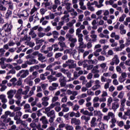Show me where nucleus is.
I'll list each match as a JSON object with an SVG mask.
<instances>
[{"label": "nucleus", "instance_id": "nucleus-1", "mask_svg": "<svg viewBox=\"0 0 130 130\" xmlns=\"http://www.w3.org/2000/svg\"><path fill=\"white\" fill-rule=\"evenodd\" d=\"M66 39H68V41L71 42L70 44V47H71V48L75 47V43L77 42V38H73V35L69 33L66 34Z\"/></svg>", "mask_w": 130, "mask_h": 130}, {"label": "nucleus", "instance_id": "nucleus-2", "mask_svg": "<svg viewBox=\"0 0 130 130\" xmlns=\"http://www.w3.org/2000/svg\"><path fill=\"white\" fill-rule=\"evenodd\" d=\"M63 78L60 77L59 79V82L61 87H66L67 85V80H66V77L62 76Z\"/></svg>", "mask_w": 130, "mask_h": 130}, {"label": "nucleus", "instance_id": "nucleus-3", "mask_svg": "<svg viewBox=\"0 0 130 130\" xmlns=\"http://www.w3.org/2000/svg\"><path fill=\"white\" fill-rule=\"evenodd\" d=\"M66 63H71V64H69V69H75L76 67H77V64H74V60L72 59H69L68 61H66Z\"/></svg>", "mask_w": 130, "mask_h": 130}, {"label": "nucleus", "instance_id": "nucleus-4", "mask_svg": "<svg viewBox=\"0 0 130 130\" xmlns=\"http://www.w3.org/2000/svg\"><path fill=\"white\" fill-rule=\"evenodd\" d=\"M74 123L75 125H80L81 124V120L76 118H72L71 119V124H74Z\"/></svg>", "mask_w": 130, "mask_h": 130}, {"label": "nucleus", "instance_id": "nucleus-5", "mask_svg": "<svg viewBox=\"0 0 130 130\" xmlns=\"http://www.w3.org/2000/svg\"><path fill=\"white\" fill-rule=\"evenodd\" d=\"M94 115H98V116L100 117L98 119V120H99L100 122H101V118H102V116L103 115V114L101 113V111L95 110L94 111Z\"/></svg>", "mask_w": 130, "mask_h": 130}, {"label": "nucleus", "instance_id": "nucleus-6", "mask_svg": "<svg viewBox=\"0 0 130 130\" xmlns=\"http://www.w3.org/2000/svg\"><path fill=\"white\" fill-rule=\"evenodd\" d=\"M27 64L29 66H32V64H34L35 63H38V61H37L36 59L30 58L29 61H27Z\"/></svg>", "mask_w": 130, "mask_h": 130}, {"label": "nucleus", "instance_id": "nucleus-7", "mask_svg": "<svg viewBox=\"0 0 130 130\" xmlns=\"http://www.w3.org/2000/svg\"><path fill=\"white\" fill-rule=\"evenodd\" d=\"M8 99H12L14 97V90L11 89L7 92Z\"/></svg>", "mask_w": 130, "mask_h": 130}, {"label": "nucleus", "instance_id": "nucleus-8", "mask_svg": "<svg viewBox=\"0 0 130 130\" xmlns=\"http://www.w3.org/2000/svg\"><path fill=\"white\" fill-rule=\"evenodd\" d=\"M95 121H96V118L93 117L90 122L91 127H94L96 126L97 123H95Z\"/></svg>", "mask_w": 130, "mask_h": 130}, {"label": "nucleus", "instance_id": "nucleus-9", "mask_svg": "<svg viewBox=\"0 0 130 130\" xmlns=\"http://www.w3.org/2000/svg\"><path fill=\"white\" fill-rule=\"evenodd\" d=\"M13 28V25L11 24H8L7 27L5 29V31L7 33H9V32H11L12 28Z\"/></svg>", "mask_w": 130, "mask_h": 130}, {"label": "nucleus", "instance_id": "nucleus-10", "mask_svg": "<svg viewBox=\"0 0 130 130\" xmlns=\"http://www.w3.org/2000/svg\"><path fill=\"white\" fill-rule=\"evenodd\" d=\"M28 75H29V70H24V72L21 75V78H26V77H27Z\"/></svg>", "mask_w": 130, "mask_h": 130}, {"label": "nucleus", "instance_id": "nucleus-11", "mask_svg": "<svg viewBox=\"0 0 130 130\" xmlns=\"http://www.w3.org/2000/svg\"><path fill=\"white\" fill-rule=\"evenodd\" d=\"M102 124V122L101 121L99 124V127H100V128L101 130H103V129H105V126H107V127H108V126L107 125V124H104V123H103V125H102L101 127H100V125Z\"/></svg>", "mask_w": 130, "mask_h": 130}, {"label": "nucleus", "instance_id": "nucleus-12", "mask_svg": "<svg viewBox=\"0 0 130 130\" xmlns=\"http://www.w3.org/2000/svg\"><path fill=\"white\" fill-rule=\"evenodd\" d=\"M11 15H12V10H8L6 14V19H9Z\"/></svg>", "mask_w": 130, "mask_h": 130}, {"label": "nucleus", "instance_id": "nucleus-13", "mask_svg": "<svg viewBox=\"0 0 130 130\" xmlns=\"http://www.w3.org/2000/svg\"><path fill=\"white\" fill-rule=\"evenodd\" d=\"M36 78V76H34L33 75H30L29 77H28L26 79H25L24 82H28V80H34Z\"/></svg>", "mask_w": 130, "mask_h": 130}, {"label": "nucleus", "instance_id": "nucleus-14", "mask_svg": "<svg viewBox=\"0 0 130 130\" xmlns=\"http://www.w3.org/2000/svg\"><path fill=\"white\" fill-rule=\"evenodd\" d=\"M114 61L116 66H117L119 63V59H118V56L117 55H115L114 56Z\"/></svg>", "mask_w": 130, "mask_h": 130}, {"label": "nucleus", "instance_id": "nucleus-15", "mask_svg": "<svg viewBox=\"0 0 130 130\" xmlns=\"http://www.w3.org/2000/svg\"><path fill=\"white\" fill-rule=\"evenodd\" d=\"M54 113H55L54 110H52L51 111L47 113V116H48V117H51V115H53V116L55 115Z\"/></svg>", "mask_w": 130, "mask_h": 130}, {"label": "nucleus", "instance_id": "nucleus-16", "mask_svg": "<svg viewBox=\"0 0 130 130\" xmlns=\"http://www.w3.org/2000/svg\"><path fill=\"white\" fill-rule=\"evenodd\" d=\"M126 17V14H123L122 16L119 18V22H123L124 21V19Z\"/></svg>", "mask_w": 130, "mask_h": 130}, {"label": "nucleus", "instance_id": "nucleus-17", "mask_svg": "<svg viewBox=\"0 0 130 130\" xmlns=\"http://www.w3.org/2000/svg\"><path fill=\"white\" fill-rule=\"evenodd\" d=\"M39 39H36V44L38 45L39 44H41L43 42H44V40L43 39H41L38 40Z\"/></svg>", "mask_w": 130, "mask_h": 130}, {"label": "nucleus", "instance_id": "nucleus-18", "mask_svg": "<svg viewBox=\"0 0 130 130\" xmlns=\"http://www.w3.org/2000/svg\"><path fill=\"white\" fill-rule=\"evenodd\" d=\"M25 44L27 43V45L29 46V47H34V46L35 45V43H32V42H28L27 41L25 42Z\"/></svg>", "mask_w": 130, "mask_h": 130}, {"label": "nucleus", "instance_id": "nucleus-19", "mask_svg": "<svg viewBox=\"0 0 130 130\" xmlns=\"http://www.w3.org/2000/svg\"><path fill=\"white\" fill-rule=\"evenodd\" d=\"M65 128L67 130H73V129H74V127H73V126H71L70 125L66 124V125L65 126Z\"/></svg>", "mask_w": 130, "mask_h": 130}, {"label": "nucleus", "instance_id": "nucleus-20", "mask_svg": "<svg viewBox=\"0 0 130 130\" xmlns=\"http://www.w3.org/2000/svg\"><path fill=\"white\" fill-rule=\"evenodd\" d=\"M46 35V34L45 32H39L38 33V36L40 37V38H42L44 36H45Z\"/></svg>", "mask_w": 130, "mask_h": 130}, {"label": "nucleus", "instance_id": "nucleus-21", "mask_svg": "<svg viewBox=\"0 0 130 130\" xmlns=\"http://www.w3.org/2000/svg\"><path fill=\"white\" fill-rule=\"evenodd\" d=\"M38 10L35 6H34L33 8L30 11V15H33L35 13V12H36Z\"/></svg>", "mask_w": 130, "mask_h": 130}, {"label": "nucleus", "instance_id": "nucleus-22", "mask_svg": "<svg viewBox=\"0 0 130 130\" xmlns=\"http://www.w3.org/2000/svg\"><path fill=\"white\" fill-rule=\"evenodd\" d=\"M55 118V115H54L53 117H50V119H49V122H50V123H52V122L54 121Z\"/></svg>", "mask_w": 130, "mask_h": 130}, {"label": "nucleus", "instance_id": "nucleus-23", "mask_svg": "<svg viewBox=\"0 0 130 130\" xmlns=\"http://www.w3.org/2000/svg\"><path fill=\"white\" fill-rule=\"evenodd\" d=\"M86 87L87 88H91V87H92V80H90L89 82L86 84Z\"/></svg>", "mask_w": 130, "mask_h": 130}, {"label": "nucleus", "instance_id": "nucleus-24", "mask_svg": "<svg viewBox=\"0 0 130 130\" xmlns=\"http://www.w3.org/2000/svg\"><path fill=\"white\" fill-rule=\"evenodd\" d=\"M2 86L1 88H0L1 92H4L7 89V86L6 85H2V84L0 85Z\"/></svg>", "mask_w": 130, "mask_h": 130}, {"label": "nucleus", "instance_id": "nucleus-25", "mask_svg": "<svg viewBox=\"0 0 130 130\" xmlns=\"http://www.w3.org/2000/svg\"><path fill=\"white\" fill-rule=\"evenodd\" d=\"M98 60H100L101 61L105 60V57L104 56L100 55L98 58Z\"/></svg>", "mask_w": 130, "mask_h": 130}, {"label": "nucleus", "instance_id": "nucleus-26", "mask_svg": "<svg viewBox=\"0 0 130 130\" xmlns=\"http://www.w3.org/2000/svg\"><path fill=\"white\" fill-rule=\"evenodd\" d=\"M98 87H101L100 85H95L93 86L91 89L93 91H95V90H97L98 89Z\"/></svg>", "mask_w": 130, "mask_h": 130}, {"label": "nucleus", "instance_id": "nucleus-27", "mask_svg": "<svg viewBox=\"0 0 130 130\" xmlns=\"http://www.w3.org/2000/svg\"><path fill=\"white\" fill-rule=\"evenodd\" d=\"M116 102L113 103L112 104V108L114 110V111H115V110H116Z\"/></svg>", "mask_w": 130, "mask_h": 130}, {"label": "nucleus", "instance_id": "nucleus-28", "mask_svg": "<svg viewBox=\"0 0 130 130\" xmlns=\"http://www.w3.org/2000/svg\"><path fill=\"white\" fill-rule=\"evenodd\" d=\"M4 127H6V124L4 123L3 122H0V129H5Z\"/></svg>", "mask_w": 130, "mask_h": 130}, {"label": "nucleus", "instance_id": "nucleus-29", "mask_svg": "<svg viewBox=\"0 0 130 130\" xmlns=\"http://www.w3.org/2000/svg\"><path fill=\"white\" fill-rule=\"evenodd\" d=\"M10 74H12V75L16 74V70L12 68V69L10 70L8 73H7V75H9Z\"/></svg>", "mask_w": 130, "mask_h": 130}, {"label": "nucleus", "instance_id": "nucleus-30", "mask_svg": "<svg viewBox=\"0 0 130 130\" xmlns=\"http://www.w3.org/2000/svg\"><path fill=\"white\" fill-rule=\"evenodd\" d=\"M0 11H7V8L4 7V5L0 4Z\"/></svg>", "mask_w": 130, "mask_h": 130}, {"label": "nucleus", "instance_id": "nucleus-31", "mask_svg": "<svg viewBox=\"0 0 130 130\" xmlns=\"http://www.w3.org/2000/svg\"><path fill=\"white\" fill-rule=\"evenodd\" d=\"M58 41H61V42H63L64 40H66V38L61 36L59 37V38L58 39Z\"/></svg>", "mask_w": 130, "mask_h": 130}, {"label": "nucleus", "instance_id": "nucleus-32", "mask_svg": "<svg viewBox=\"0 0 130 130\" xmlns=\"http://www.w3.org/2000/svg\"><path fill=\"white\" fill-rule=\"evenodd\" d=\"M116 70L117 72H118L120 74H121L122 73V72H121V68L119 66H117L116 68Z\"/></svg>", "mask_w": 130, "mask_h": 130}, {"label": "nucleus", "instance_id": "nucleus-33", "mask_svg": "<svg viewBox=\"0 0 130 130\" xmlns=\"http://www.w3.org/2000/svg\"><path fill=\"white\" fill-rule=\"evenodd\" d=\"M58 44L62 48H63L66 46V43L64 42H59Z\"/></svg>", "mask_w": 130, "mask_h": 130}, {"label": "nucleus", "instance_id": "nucleus-34", "mask_svg": "<svg viewBox=\"0 0 130 130\" xmlns=\"http://www.w3.org/2000/svg\"><path fill=\"white\" fill-rule=\"evenodd\" d=\"M124 79L125 78L121 77V76H120L119 77L118 81H119V82H120V83H123V82H124V81H125V79Z\"/></svg>", "mask_w": 130, "mask_h": 130}, {"label": "nucleus", "instance_id": "nucleus-35", "mask_svg": "<svg viewBox=\"0 0 130 130\" xmlns=\"http://www.w3.org/2000/svg\"><path fill=\"white\" fill-rule=\"evenodd\" d=\"M68 101V98L67 96H64L62 99H61V102L63 103H66Z\"/></svg>", "mask_w": 130, "mask_h": 130}, {"label": "nucleus", "instance_id": "nucleus-36", "mask_svg": "<svg viewBox=\"0 0 130 130\" xmlns=\"http://www.w3.org/2000/svg\"><path fill=\"white\" fill-rule=\"evenodd\" d=\"M85 102V100L84 99H81L78 101V103L79 105H83Z\"/></svg>", "mask_w": 130, "mask_h": 130}, {"label": "nucleus", "instance_id": "nucleus-37", "mask_svg": "<svg viewBox=\"0 0 130 130\" xmlns=\"http://www.w3.org/2000/svg\"><path fill=\"white\" fill-rule=\"evenodd\" d=\"M80 108V106L77 105H75L73 108V110L74 111H77V110H79V109Z\"/></svg>", "mask_w": 130, "mask_h": 130}, {"label": "nucleus", "instance_id": "nucleus-38", "mask_svg": "<svg viewBox=\"0 0 130 130\" xmlns=\"http://www.w3.org/2000/svg\"><path fill=\"white\" fill-rule=\"evenodd\" d=\"M11 121V118H6L3 120V122L4 123H8V122H10Z\"/></svg>", "mask_w": 130, "mask_h": 130}, {"label": "nucleus", "instance_id": "nucleus-39", "mask_svg": "<svg viewBox=\"0 0 130 130\" xmlns=\"http://www.w3.org/2000/svg\"><path fill=\"white\" fill-rule=\"evenodd\" d=\"M55 76L56 78H63V76H62V74L61 73H58L56 74Z\"/></svg>", "mask_w": 130, "mask_h": 130}, {"label": "nucleus", "instance_id": "nucleus-40", "mask_svg": "<svg viewBox=\"0 0 130 130\" xmlns=\"http://www.w3.org/2000/svg\"><path fill=\"white\" fill-rule=\"evenodd\" d=\"M121 76V77L122 78H123L124 79H125V78L127 77V75H126V73L125 72H122Z\"/></svg>", "mask_w": 130, "mask_h": 130}, {"label": "nucleus", "instance_id": "nucleus-41", "mask_svg": "<svg viewBox=\"0 0 130 130\" xmlns=\"http://www.w3.org/2000/svg\"><path fill=\"white\" fill-rule=\"evenodd\" d=\"M58 100V96H54L52 99V102L53 103Z\"/></svg>", "mask_w": 130, "mask_h": 130}, {"label": "nucleus", "instance_id": "nucleus-42", "mask_svg": "<svg viewBox=\"0 0 130 130\" xmlns=\"http://www.w3.org/2000/svg\"><path fill=\"white\" fill-rule=\"evenodd\" d=\"M69 17H70V14H67V15H64L63 17H61V20H62L63 21H64V20H66V19H67V18H69Z\"/></svg>", "mask_w": 130, "mask_h": 130}, {"label": "nucleus", "instance_id": "nucleus-43", "mask_svg": "<svg viewBox=\"0 0 130 130\" xmlns=\"http://www.w3.org/2000/svg\"><path fill=\"white\" fill-rule=\"evenodd\" d=\"M25 72L24 70H22L19 71V72L17 74V77H19L21 76V74H23Z\"/></svg>", "mask_w": 130, "mask_h": 130}, {"label": "nucleus", "instance_id": "nucleus-44", "mask_svg": "<svg viewBox=\"0 0 130 130\" xmlns=\"http://www.w3.org/2000/svg\"><path fill=\"white\" fill-rule=\"evenodd\" d=\"M98 69H99V65H96L95 66L93 67V69L91 70V72H93L94 71L98 70Z\"/></svg>", "mask_w": 130, "mask_h": 130}, {"label": "nucleus", "instance_id": "nucleus-45", "mask_svg": "<svg viewBox=\"0 0 130 130\" xmlns=\"http://www.w3.org/2000/svg\"><path fill=\"white\" fill-rule=\"evenodd\" d=\"M40 79L42 80V81H44L46 79L45 75H44V74H41Z\"/></svg>", "mask_w": 130, "mask_h": 130}, {"label": "nucleus", "instance_id": "nucleus-46", "mask_svg": "<svg viewBox=\"0 0 130 130\" xmlns=\"http://www.w3.org/2000/svg\"><path fill=\"white\" fill-rule=\"evenodd\" d=\"M22 114L23 113L21 111H19L16 113V115H17V116L20 117V118H21V116H22Z\"/></svg>", "mask_w": 130, "mask_h": 130}, {"label": "nucleus", "instance_id": "nucleus-47", "mask_svg": "<svg viewBox=\"0 0 130 130\" xmlns=\"http://www.w3.org/2000/svg\"><path fill=\"white\" fill-rule=\"evenodd\" d=\"M15 97L16 98H17V99H18V100H21V99H22V96H21V94H19L18 93L15 95Z\"/></svg>", "mask_w": 130, "mask_h": 130}, {"label": "nucleus", "instance_id": "nucleus-48", "mask_svg": "<svg viewBox=\"0 0 130 130\" xmlns=\"http://www.w3.org/2000/svg\"><path fill=\"white\" fill-rule=\"evenodd\" d=\"M87 95H88L89 96H93V95H94V92L92 91H89V90H88L87 91Z\"/></svg>", "mask_w": 130, "mask_h": 130}, {"label": "nucleus", "instance_id": "nucleus-49", "mask_svg": "<svg viewBox=\"0 0 130 130\" xmlns=\"http://www.w3.org/2000/svg\"><path fill=\"white\" fill-rule=\"evenodd\" d=\"M61 53H57L55 54V58H58V57H60L61 56Z\"/></svg>", "mask_w": 130, "mask_h": 130}, {"label": "nucleus", "instance_id": "nucleus-50", "mask_svg": "<svg viewBox=\"0 0 130 130\" xmlns=\"http://www.w3.org/2000/svg\"><path fill=\"white\" fill-rule=\"evenodd\" d=\"M113 85H115V86H117V85H118V81H117V79H114L113 81Z\"/></svg>", "mask_w": 130, "mask_h": 130}, {"label": "nucleus", "instance_id": "nucleus-51", "mask_svg": "<svg viewBox=\"0 0 130 130\" xmlns=\"http://www.w3.org/2000/svg\"><path fill=\"white\" fill-rule=\"evenodd\" d=\"M22 121H23V120H21V118L19 117V119L16 121V124H21Z\"/></svg>", "mask_w": 130, "mask_h": 130}, {"label": "nucleus", "instance_id": "nucleus-52", "mask_svg": "<svg viewBox=\"0 0 130 130\" xmlns=\"http://www.w3.org/2000/svg\"><path fill=\"white\" fill-rule=\"evenodd\" d=\"M93 78V74L92 73H89L87 76V79L88 80H91Z\"/></svg>", "mask_w": 130, "mask_h": 130}, {"label": "nucleus", "instance_id": "nucleus-53", "mask_svg": "<svg viewBox=\"0 0 130 130\" xmlns=\"http://www.w3.org/2000/svg\"><path fill=\"white\" fill-rule=\"evenodd\" d=\"M93 68H94L93 65H88V66H87V70L90 71V70H92V69H93Z\"/></svg>", "mask_w": 130, "mask_h": 130}, {"label": "nucleus", "instance_id": "nucleus-54", "mask_svg": "<svg viewBox=\"0 0 130 130\" xmlns=\"http://www.w3.org/2000/svg\"><path fill=\"white\" fill-rule=\"evenodd\" d=\"M67 124L64 123L60 124L58 126L59 128H63V127H66Z\"/></svg>", "mask_w": 130, "mask_h": 130}, {"label": "nucleus", "instance_id": "nucleus-55", "mask_svg": "<svg viewBox=\"0 0 130 130\" xmlns=\"http://www.w3.org/2000/svg\"><path fill=\"white\" fill-rule=\"evenodd\" d=\"M123 89V86L122 85H119L117 87V91H121Z\"/></svg>", "mask_w": 130, "mask_h": 130}, {"label": "nucleus", "instance_id": "nucleus-56", "mask_svg": "<svg viewBox=\"0 0 130 130\" xmlns=\"http://www.w3.org/2000/svg\"><path fill=\"white\" fill-rule=\"evenodd\" d=\"M42 105H43V106L46 107V106H48L49 103H48V102L45 101V102H42Z\"/></svg>", "mask_w": 130, "mask_h": 130}, {"label": "nucleus", "instance_id": "nucleus-57", "mask_svg": "<svg viewBox=\"0 0 130 130\" xmlns=\"http://www.w3.org/2000/svg\"><path fill=\"white\" fill-rule=\"evenodd\" d=\"M27 84L29 85V86H33V81L30 80H28V82H26Z\"/></svg>", "mask_w": 130, "mask_h": 130}, {"label": "nucleus", "instance_id": "nucleus-58", "mask_svg": "<svg viewBox=\"0 0 130 130\" xmlns=\"http://www.w3.org/2000/svg\"><path fill=\"white\" fill-rule=\"evenodd\" d=\"M21 125H23V126H24V127H26L28 125V124H26V121H22L21 122Z\"/></svg>", "mask_w": 130, "mask_h": 130}, {"label": "nucleus", "instance_id": "nucleus-59", "mask_svg": "<svg viewBox=\"0 0 130 130\" xmlns=\"http://www.w3.org/2000/svg\"><path fill=\"white\" fill-rule=\"evenodd\" d=\"M91 47H92V43L91 42L87 43V48H88V49L91 48Z\"/></svg>", "mask_w": 130, "mask_h": 130}, {"label": "nucleus", "instance_id": "nucleus-60", "mask_svg": "<svg viewBox=\"0 0 130 130\" xmlns=\"http://www.w3.org/2000/svg\"><path fill=\"white\" fill-rule=\"evenodd\" d=\"M123 124H124L123 121H120L118 123V126H120V127H122V126H123Z\"/></svg>", "mask_w": 130, "mask_h": 130}, {"label": "nucleus", "instance_id": "nucleus-61", "mask_svg": "<svg viewBox=\"0 0 130 130\" xmlns=\"http://www.w3.org/2000/svg\"><path fill=\"white\" fill-rule=\"evenodd\" d=\"M42 100L43 101V102H45V101H48V100H49V98L47 97V96H45L44 98H42Z\"/></svg>", "mask_w": 130, "mask_h": 130}, {"label": "nucleus", "instance_id": "nucleus-62", "mask_svg": "<svg viewBox=\"0 0 130 130\" xmlns=\"http://www.w3.org/2000/svg\"><path fill=\"white\" fill-rule=\"evenodd\" d=\"M51 28L50 26H48L45 29V32H49L50 31Z\"/></svg>", "mask_w": 130, "mask_h": 130}, {"label": "nucleus", "instance_id": "nucleus-63", "mask_svg": "<svg viewBox=\"0 0 130 130\" xmlns=\"http://www.w3.org/2000/svg\"><path fill=\"white\" fill-rule=\"evenodd\" d=\"M24 109H28V108H30V105L28 104H25L24 106Z\"/></svg>", "mask_w": 130, "mask_h": 130}, {"label": "nucleus", "instance_id": "nucleus-64", "mask_svg": "<svg viewBox=\"0 0 130 130\" xmlns=\"http://www.w3.org/2000/svg\"><path fill=\"white\" fill-rule=\"evenodd\" d=\"M108 55H113V51L112 50H109L108 52Z\"/></svg>", "mask_w": 130, "mask_h": 130}]
</instances>
